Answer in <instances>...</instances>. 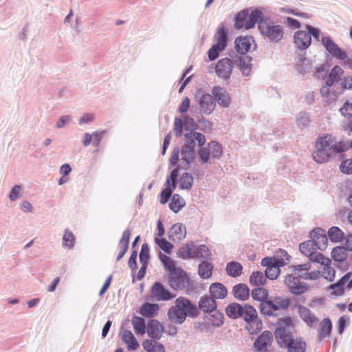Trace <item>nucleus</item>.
Masks as SVG:
<instances>
[{
    "label": "nucleus",
    "mask_w": 352,
    "mask_h": 352,
    "mask_svg": "<svg viewBox=\"0 0 352 352\" xmlns=\"http://www.w3.org/2000/svg\"><path fill=\"white\" fill-rule=\"evenodd\" d=\"M122 339L123 342L126 344L129 350H135L138 346L139 344L131 331L125 330L122 334Z\"/></svg>",
    "instance_id": "obj_33"
},
{
    "label": "nucleus",
    "mask_w": 352,
    "mask_h": 352,
    "mask_svg": "<svg viewBox=\"0 0 352 352\" xmlns=\"http://www.w3.org/2000/svg\"><path fill=\"white\" fill-rule=\"evenodd\" d=\"M185 137L186 144L181 151V160L182 161L184 166H188L195 157L194 149L195 143L193 141V138L191 137V134H186Z\"/></svg>",
    "instance_id": "obj_8"
},
{
    "label": "nucleus",
    "mask_w": 352,
    "mask_h": 352,
    "mask_svg": "<svg viewBox=\"0 0 352 352\" xmlns=\"http://www.w3.org/2000/svg\"><path fill=\"white\" fill-rule=\"evenodd\" d=\"M163 333V327L156 320H151L147 326L148 336L153 339H160Z\"/></svg>",
    "instance_id": "obj_25"
},
{
    "label": "nucleus",
    "mask_w": 352,
    "mask_h": 352,
    "mask_svg": "<svg viewBox=\"0 0 352 352\" xmlns=\"http://www.w3.org/2000/svg\"><path fill=\"white\" fill-rule=\"evenodd\" d=\"M210 293L214 298L223 299L227 296L228 291L223 284L214 283L210 287Z\"/></svg>",
    "instance_id": "obj_29"
},
{
    "label": "nucleus",
    "mask_w": 352,
    "mask_h": 352,
    "mask_svg": "<svg viewBox=\"0 0 352 352\" xmlns=\"http://www.w3.org/2000/svg\"><path fill=\"white\" fill-rule=\"evenodd\" d=\"M159 258L162 263L165 270L168 271L169 274H171V272H175L179 269L176 267V263L167 255L160 253Z\"/></svg>",
    "instance_id": "obj_42"
},
{
    "label": "nucleus",
    "mask_w": 352,
    "mask_h": 352,
    "mask_svg": "<svg viewBox=\"0 0 352 352\" xmlns=\"http://www.w3.org/2000/svg\"><path fill=\"white\" fill-rule=\"evenodd\" d=\"M190 279L187 274L182 269L169 274L168 283L175 289H182L188 287Z\"/></svg>",
    "instance_id": "obj_7"
},
{
    "label": "nucleus",
    "mask_w": 352,
    "mask_h": 352,
    "mask_svg": "<svg viewBox=\"0 0 352 352\" xmlns=\"http://www.w3.org/2000/svg\"><path fill=\"white\" fill-rule=\"evenodd\" d=\"M212 94L214 101L223 107H228L230 104V96L228 93L220 87H214L212 89Z\"/></svg>",
    "instance_id": "obj_23"
},
{
    "label": "nucleus",
    "mask_w": 352,
    "mask_h": 352,
    "mask_svg": "<svg viewBox=\"0 0 352 352\" xmlns=\"http://www.w3.org/2000/svg\"><path fill=\"white\" fill-rule=\"evenodd\" d=\"M294 43L299 50H303L308 48L311 43L310 34L304 30L296 32L294 36Z\"/></svg>",
    "instance_id": "obj_16"
},
{
    "label": "nucleus",
    "mask_w": 352,
    "mask_h": 352,
    "mask_svg": "<svg viewBox=\"0 0 352 352\" xmlns=\"http://www.w3.org/2000/svg\"><path fill=\"white\" fill-rule=\"evenodd\" d=\"M211 256V252L209 248L205 245L195 246V258L209 259Z\"/></svg>",
    "instance_id": "obj_48"
},
{
    "label": "nucleus",
    "mask_w": 352,
    "mask_h": 352,
    "mask_svg": "<svg viewBox=\"0 0 352 352\" xmlns=\"http://www.w3.org/2000/svg\"><path fill=\"white\" fill-rule=\"evenodd\" d=\"M200 110L205 114H210L216 107V102L212 95L206 94L202 95L199 100Z\"/></svg>",
    "instance_id": "obj_18"
},
{
    "label": "nucleus",
    "mask_w": 352,
    "mask_h": 352,
    "mask_svg": "<svg viewBox=\"0 0 352 352\" xmlns=\"http://www.w3.org/2000/svg\"><path fill=\"white\" fill-rule=\"evenodd\" d=\"M344 74V70L338 65L334 66L327 79L326 84L332 86L335 82L340 80V76Z\"/></svg>",
    "instance_id": "obj_38"
},
{
    "label": "nucleus",
    "mask_w": 352,
    "mask_h": 352,
    "mask_svg": "<svg viewBox=\"0 0 352 352\" xmlns=\"http://www.w3.org/2000/svg\"><path fill=\"white\" fill-rule=\"evenodd\" d=\"M261 264L267 267L265 272L266 278L274 280L279 275V267L283 266L285 262L283 259L280 260L276 258L267 257L262 260Z\"/></svg>",
    "instance_id": "obj_6"
},
{
    "label": "nucleus",
    "mask_w": 352,
    "mask_h": 352,
    "mask_svg": "<svg viewBox=\"0 0 352 352\" xmlns=\"http://www.w3.org/2000/svg\"><path fill=\"white\" fill-rule=\"evenodd\" d=\"M192 183L193 177L188 173L182 174L179 180V186L181 189H190L192 186Z\"/></svg>",
    "instance_id": "obj_51"
},
{
    "label": "nucleus",
    "mask_w": 352,
    "mask_h": 352,
    "mask_svg": "<svg viewBox=\"0 0 352 352\" xmlns=\"http://www.w3.org/2000/svg\"><path fill=\"white\" fill-rule=\"evenodd\" d=\"M246 60L248 62L250 61V59H249V58L248 56L240 59L239 65H240V67H241V69L243 74L245 76H248L250 73L251 67L249 65V64H245Z\"/></svg>",
    "instance_id": "obj_60"
},
{
    "label": "nucleus",
    "mask_w": 352,
    "mask_h": 352,
    "mask_svg": "<svg viewBox=\"0 0 352 352\" xmlns=\"http://www.w3.org/2000/svg\"><path fill=\"white\" fill-rule=\"evenodd\" d=\"M335 270L330 265H327L324 267V271L322 274H321V276L325 279L332 281L335 278Z\"/></svg>",
    "instance_id": "obj_59"
},
{
    "label": "nucleus",
    "mask_w": 352,
    "mask_h": 352,
    "mask_svg": "<svg viewBox=\"0 0 352 352\" xmlns=\"http://www.w3.org/2000/svg\"><path fill=\"white\" fill-rule=\"evenodd\" d=\"M248 307H253V306L248 304L241 305L239 303L234 302L228 305L226 309V312L227 316L230 318L236 319L242 318L244 319Z\"/></svg>",
    "instance_id": "obj_12"
},
{
    "label": "nucleus",
    "mask_w": 352,
    "mask_h": 352,
    "mask_svg": "<svg viewBox=\"0 0 352 352\" xmlns=\"http://www.w3.org/2000/svg\"><path fill=\"white\" fill-rule=\"evenodd\" d=\"M332 329V324L329 318L323 319L319 326L318 333L320 339L329 336Z\"/></svg>",
    "instance_id": "obj_41"
},
{
    "label": "nucleus",
    "mask_w": 352,
    "mask_h": 352,
    "mask_svg": "<svg viewBox=\"0 0 352 352\" xmlns=\"http://www.w3.org/2000/svg\"><path fill=\"white\" fill-rule=\"evenodd\" d=\"M199 306L204 312H212L217 307L216 302L208 296L202 297L199 300Z\"/></svg>",
    "instance_id": "obj_35"
},
{
    "label": "nucleus",
    "mask_w": 352,
    "mask_h": 352,
    "mask_svg": "<svg viewBox=\"0 0 352 352\" xmlns=\"http://www.w3.org/2000/svg\"><path fill=\"white\" fill-rule=\"evenodd\" d=\"M263 18V12L256 9L253 10L250 14H248L245 22V29L248 30L254 27L256 23L262 21Z\"/></svg>",
    "instance_id": "obj_30"
},
{
    "label": "nucleus",
    "mask_w": 352,
    "mask_h": 352,
    "mask_svg": "<svg viewBox=\"0 0 352 352\" xmlns=\"http://www.w3.org/2000/svg\"><path fill=\"white\" fill-rule=\"evenodd\" d=\"M299 249L302 254L310 258L313 256L315 251L317 250L314 242L311 241V240H308L300 243Z\"/></svg>",
    "instance_id": "obj_40"
},
{
    "label": "nucleus",
    "mask_w": 352,
    "mask_h": 352,
    "mask_svg": "<svg viewBox=\"0 0 352 352\" xmlns=\"http://www.w3.org/2000/svg\"><path fill=\"white\" fill-rule=\"evenodd\" d=\"M208 149L210 151V155L214 157L220 156L222 153L221 144L215 142H210L208 144Z\"/></svg>",
    "instance_id": "obj_57"
},
{
    "label": "nucleus",
    "mask_w": 352,
    "mask_h": 352,
    "mask_svg": "<svg viewBox=\"0 0 352 352\" xmlns=\"http://www.w3.org/2000/svg\"><path fill=\"white\" fill-rule=\"evenodd\" d=\"M331 256L336 261H344L347 257L346 249L340 246L334 248L331 251Z\"/></svg>",
    "instance_id": "obj_50"
},
{
    "label": "nucleus",
    "mask_w": 352,
    "mask_h": 352,
    "mask_svg": "<svg viewBox=\"0 0 352 352\" xmlns=\"http://www.w3.org/2000/svg\"><path fill=\"white\" fill-rule=\"evenodd\" d=\"M272 340V333L269 331H265L255 340L254 347L258 352H264L267 346L271 344Z\"/></svg>",
    "instance_id": "obj_19"
},
{
    "label": "nucleus",
    "mask_w": 352,
    "mask_h": 352,
    "mask_svg": "<svg viewBox=\"0 0 352 352\" xmlns=\"http://www.w3.org/2000/svg\"><path fill=\"white\" fill-rule=\"evenodd\" d=\"M259 29L262 34L267 37L271 41L278 42L283 37L284 30L280 25L262 23L259 25Z\"/></svg>",
    "instance_id": "obj_5"
},
{
    "label": "nucleus",
    "mask_w": 352,
    "mask_h": 352,
    "mask_svg": "<svg viewBox=\"0 0 352 352\" xmlns=\"http://www.w3.org/2000/svg\"><path fill=\"white\" fill-rule=\"evenodd\" d=\"M151 293L157 300H169L175 297L170 292L165 289L160 283H155L152 288Z\"/></svg>",
    "instance_id": "obj_22"
},
{
    "label": "nucleus",
    "mask_w": 352,
    "mask_h": 352,
    "mask_svg": "<svg viewBox=\"0 0 352 352\" xmlns=\"http://www.w3.org/2000/svg\"><path fill=\"white\" fill-rule=\"evenodd\" d=\"M298 313L300 318L308 327H313L318 324V319L307 307L299 305L298 308Z\"/></svg>",
    "instance_id": "obj_21"
},
{
    "label": "nucleus",
    "mask_w": 352,
    "mask_h": 352,
    "mask_svg": "<svg viewBox=\"0 0 352 352\" xmlns=\"http://www.w3.org/2000/svg\"><path fill=\"white\" fill-rule=\"evenodd\" d=\"M177 176L178 169L175 168L171 171L169 177H168L165 183L166 187L161 192L160 201L162 204H166L170 198L173 190L175 188Z\"/></svg>",
    "instance_id": "obj_11"
},
{
    "label": "nucleus",
    "mask_w": 352,
    "mask_h": 352,
    "mask_svg": "<svg viewBox=\"0 0 352 352\" xmlns=\"http://www.w3.org/2000/svg\"><path fill=\"white\" fill-rule=\"evenodd\" d=\"M248 16V10H243L239 12L234 18V27L240 30L243 27L245 28V22Z\"/></svg>",
    "instance_id": "obj_46"
},
{
    "label": "nucleus",
    "mask_w": 352,
    "mask_h": 352,
    "mask_svg": "<svg viewBox=\"0 0 352 352\" xmlns=\"http://www.w3.org/2000/svg\"><path fill=\"white\" fill-rule=\"evenodd\" d=\"M289 300L287 298L276 296L273 299H268L264 303L260 304V312L264 316H271L280 310L287 309L289 306Z\"/></svg>",
    "instance_id": "obj_2"
},
{
    "label": "nucleus",
    "mask_w": 352,
    "mask_h": 352,
    "mask_svg": "<svg viewBox=\"0 0 352 352\" xmlns=\"http://www.w3.org/2000/svg\"><path fill=\"white\" fill-rule=\"evenodd\" d=\"M210 156V152L208 148H201L199 151V160L201 163H206Z\"/></svg>",
    "instance_id": "obj_63"
},
{
    "label": "nucleus",
    "mask_w": 352,
    "mask_h": 352,
    "mask_svg": "<svg viewBox=\"0 0 352 352\" xmlns=\"http://www.w3.org/2000/svg\"><path fill=\"white\" fill-rule=\"evenodd\" d=\"M210 313V314L208 320L212 326L220 327L223 324L224 316L222 313L217 311L216 309L214 311H212V312Z\"/></svg>",
    "instance_id": "obj_49"
},
{
    "label": "nucleus",
    "mask_w": 352,
    "mask_h": 352,
    "mask_svg": "<svg viewBox=\"0 0 352 352\" xmlns=\"http://www.w3.org/2000/svg\"><path fill=\"white\" fill-rule=\"evenodd\" d=\"M233 295L235 298L240 300H245L250 296V289L244 284H238L233 287Z\"/></svg>",
    "instance_id": "obj_31"
},
{
    "label": "nucleus",
    "mask_w": 352,
    "mask_h": 352,
    "mask_svg": "<svg viewBox=\"0 0 352 352\" xmlns=\"http://www.w3.org/2000/svg\"><path fill=\"white\" fill-rule=\"evenodd\" d=\"M185 206V201L177 194H175L169 204V208L174 212H178Z\"/></svg>",
    "instance_id": "obj_44"
},
{
    "label": "nucleus",
    "mask_w": 352,
    "mask_h": 352,
    "mask_svg": "<svg viewBox=\"0 0 352 352\" xmlns=\"http://www.w3.org/2000/svg\"><path fill=\"white\" fill-rule=\"evenodd\" d=\"M149 258V247L147 243H144L142 245L141 251L140 253V262L141 263L148 264Z\"/></svg>",
    "instance_id": "obj_58"
},
{
    "label": "nucleus",
    "mask_w": 352,
    "mask_h": 352,
    "mask_svg": "<svg viewBox=\"0 0 352 352\" xmlns=\"http://www.w3.org/2000/svg\"><path fill=\"white\" fill-rule=\"evenodd\" d=\"M330 240L333 242H340L344 238L343 232L338 227H332L328 231Z\"/></svg>",
    "instance_id": "obj_52"
},
{
    "label": "nucleus",
    "mask_w": 352,
    "mask_h": 352,
    "mask_svg": "<svg viewBox=\"0 0 352 352\" xmlns=\"http://www.w3.org/2000/svg\"><path fill=\"white\" fill-rule=\"evenodd\" d=\"M195 245L193 243L184 244L178 250L177 255L183 259L195 258Z\"/></svg>",
    "instance_id": "obj_28"
},
{
    "label": "nucleus",
    "mask_w": 352,
    "mask_h": 352,
    "mask_svg": "<svg viewBox=\"0 0 352 352\" xmlns=\"http://www.w3.org/2000/svg\"><path fill=\"white\" fill-rule=\"evenodd\" d=\"M212 269L213 266L211 263L207 261H203L199 265L198 274L202 278L206 279L212 276Z\"/></svg>",
    "instance_id": "obj_43"
},
{
    "label": "nucleus",
    "mask_w": 352,
    "mask_h": 352,
    "mask_svg": "<svg viewBox=\"0 0 352 352\" xmlns=\"http://www.w3.org/2000/svg\"><path fill=\"white\" fill-rule=\"evenodd\" d=\"M285 283L288 287L289 291L296 295H300L308 291V287L306 283L300 281V277L294 274L287 275Z\"/></svg>",
    "instance_id": "obj_9"
},
{
    "label": "nucleus",
    "mask_w": 352,
    "mask_h": 352,
    "mask_svg": "<svg viewBox=\"0 0 352 352\" xmlns=\"http://www.w3.org/2000/svg\"><path fill=\"white\" fill-rule=\"evenodd\" d=\"M316 143L332 153L344 152L348 148V145L345 142L343 141L336 142V138L329 134L320 137Z\"/></svg>",
    "instance_id": "obj_3"
},
{
    "label": "nucleus",
    "mask_w": 352,
    "mask_h": 352,
    "mask_svg": "<svg viewBox=\"0 0 352 352\" xmlns=\"http://www.w3.org/2000/svg\"><path fill=\"white\" fill-rule=\"evenodd\" d=\"M351 273L349 272L346 274L338 283L332 284L329 286V289H332V294L335 296H342L344 293V285L349 281L351 278Z\"/></svg>",
    "instance_id": "obj_26"
},
{
    "label": "nucleus",
    "mask_w": 352,
    "mask_h": 352,
    "mask_svg": "<svg viewBox=\"0 0 352 352\" xmlns=\"http://www.w3.org/2000/svg\"><path fill=\"white\" fill-rule=\"evenodd\" d=\"M340 170L346 174H352V160L344 161L340 166Z\"/></svg>",
    "instance_id": "obj_61"
},
{
    "label": "nucleus",
    "mask_w": 352,
    "mask_h": 352,
    "mask_svg": "<svg viewBox=\"0 0 352 352\" xmlns=\"http://www.w3.org/2000/svg\"><path fill=\"white\" fill-rule=\"evenodd\" d=\"M266 278L263 272H254L250 276V283L253 286H260L265 283Z\"/></svg>",
    "instance_id": "obj_45"
},
{
    "label": "nucleus",
    "mask_w": 352,
    "mask_h": 352,
    "mask_svg": "<svg viewBox=\"0 0 352 352\" xmlns=\"http://www.w3.org/2000/svg\"><path fill=\"white\" fill-rule=\"evenodd\" d=\"M226 270L228 274L232 277H238L242 274V265L236 261H232L227 264Z\"/></svg>",
    "instance_id": "obj_39"
},
{
    "label": "nucleus",
    "mask_w": 352,
    "mask_h": 352,
    "mask_svg": "<svg viewBox=\"0 0 352 352\" xmlns=\"http://www.w3.org/2000/svg\"><path fill=\"white\" fill-rule=\"evenodd\" d=\"M342 115L349 118L352 117V102H346L342 108L340 109Z\"/></svg>",
    "instance_id": "obj_62"
},
{
    "label": "nucleus",
    "mask_w": 352,
    "mask_h": 352,
    "mask_svg": "<svg viewBox=\"0 0 352 352\" xmlns=\"http://www.w3.org/2000/svg\"><path fill=\"white\" fill-rule=\"evenodd\" d=\"M197 308L189 300L179 297L175 300V305L168 311V318L170 323L182 324L186 320L188 314L195 316Z\"/></svg>",
    "instance_id": "obj_1"
},
{
    "label": "nucleus",
    "mask_w": 352,
    "mask_h": 352,
    "mask_svg": "<svg viewBox=\"0 0 352 352\" xmlns=\"http://www.w3.org/2000/svg\"><path fill=\"white\" fill-rule=\"evenodd\" d=\"M282 341L287 344L288 352H305L306 343L301 338H294L292 335Z\"/></svg>",
    "instance_id": "obj_20"
},
{
    "label": "nucleus",
    "mask_w": 352,
    "mask_h": 352,
    "mask_svg": "<svg viewBox=\"0 0 352 352\" xmlns=\"http://www.w3.org/2000/svg\"><path fill=\"white\" fill-rule=\"evenodd\" d=\"M134 331L136 333L144 335L145 333V320L140 317H135L132 320Z\"/></svg>",
    "instance_id": "obj_54"
},
{
    "label": "nucleus",
    "mask_w": 352,
    "mask_h": 352,
    "mask_svg": "<svg viewBox=\"0 0 352 352\" xmlns=\"http://www.w3.org/2000/svg\"><path fill=\"white\" fill-rule=\"evenodd\" d=\"M251 295L252 298L260 302V304L264 303L269 299V292L263 287H257L252 289Z\"/></svg>",
    "instance_id": "obj_36"
},
{
    "label": "nucleus",
    "mask_w": 352,
    "mask_h": 352,
    "mask_svg": "<svg viewBox=\"0 0 352 352\" xmlns=\"http://www.w3.org/2000/svg\"><path fill=\"white\" fill-rule=\"evenodd\" d=\"M158 309V305L146 302L141 306L140 314L144 317L151 318Z\"/></svg>",
    "instance_id": "obj_37"
},
{
    "label": "nucleus",
    "mask_w": 352,
    "mask_h": 352,
    "mask_svg": "<svg viewBox=\"0 0 352 352\" xmlns=\"http://www.w3.org/2000/svg\"><path fill=\"white\" fill-rule=\"evenodd\" d=\"M155 242L158 247L166 254H170L173 249V245L165 238H155Z\"/></svg>",
    "instance_id": "obj_53"
},
{
    "label": "nucleus",
    "mask_w": 352,
    "mask_h": 352,
    "mask_svg": "<svg viewBox=\"0 0 352 352\" xmlns=\"http://www.w3.org/2000/svg\"><path fill=\"white\" fill-rule=\"evenodd\" d=\"M310 67V62L307 58H301L298 64V69L300 72L305 73L307 69Z\"/></svg>",
    "instance_id": "obj_64"
},
{
    "label": "nucleus",
    "mask_w": 352,
    "mask_h": 352,
    "mask_svg": "<svg viewBox=\"0 0 352 352\" xmlns=\"http://www.w3.org/2000/svg\"><path fill=\"white\" fill-rule=\"evenodd\" d=\"M233 67L232 61L228 58H221L219 60L215 67V72L219 76L224 78L229 77Z\"/></svg>",
    "instance_id": "obj_17"
},
{
    "label": "nucleus",
    "mask_w": 352,
    "mask_h": 352,
    "mask_svg": "<svg viewBox=\"0 0 352 352\" xmlns=\"http://www.w3.org/2000/svg\"><path fill=\"white\" fill-rule=\"evenodd\" d=\"M316 150L312 153L313 159L318 163H324L327 162L332 154V152L324 148L322 146L317 145Z\"/></svg>",
    "instance_id": "obj_27"
},
{
    "label": "nucleus",
    "mask_w": 352,
    "mask_h": 352,
    "mask_svg": "<svg viewBox=\"0 0 352 352\" xmlns=\"http://www.w3.org/2000/svg\"><path fill=\"white\" fill-rule=\"evenodd\" d=\"M322 42L325 49L332 54L333 56L339 60H345L347 58L346 52L334 43L329 37H323Z\"/></svg>",
    "instance_id": "obj_13"
},
{
    "label": "nucleus",
    "mask_w": 352,
    "mask_h": 352,
    "mask_svg": "<svg viewBox=\"0 0 352 352\" xmlns=\"http://www.w3.org/2000/svg\"><path fill=\"white\" fill-rule=\"evenodd\" d=\"M255 44L252 36H239L235 40L236 50L241 54L248 52L252 48H254Z\"/></svg>",
    "instance_id": "obj_15"
},
{
    "label": "nucleus",
    "mask_w": 352,
    "mask_h": 352,
    "mask_svg": "<svg viewBox=\"0 0 352 352\" xmlns=\"http://www.w3.org/2000/svg\"><path fill=\"white\" fill-rule=\"evenodd\" d=\"M278 327L275 330V336L280 340L289 337L292 335L290 331L293 329V322L291 317L287 316L279 318L278 321Z\"/></svg>",
    "instance_id": "obj_10"
},
{
    "label": "nucleus",
    "mask_w": 352,
    "mask_h": 352,
    "mask_svg": "<svg viewBox=\"0 0 352 352\" xmlns=\"http://www.w3.org/2000/svg\"><path fill=\"white\" fill-rule=\"evenodd\" d=\"M248 16V10H243L239 12L234 18V27L240 30L243 27L245 28V22Z\"/></svg>",
    "instance_id": "obj_47"
},
{
    "label": "nucleus",
    "mask_w": 352,
    "mask_h": 352,
    "mask_svg": "<svg viewBox=\"0 0 352 352\" xmlns=\"http://www.w3.org/2000/svg\"><path fill=\"white\" fill-rule=\"evenodd\" d=\"M245 322V329L250 334H256L262 329V321L258 318L256 309L248 307L243 319Z\"/></svg>",
    "instance_id": "obj_4"
},
{
    "label": "nucleus",
    "mask_w": 352,
    "mask_h": 352,
    "mask_svg": "<svg viewBox=\"0 0 352 352\" xmlns=\"http://www.w3.org/2000/svg\"><path fill=\"white\" fill-rule=\"evenodd\" d=\"M310 260L318 263L322 265L327 266L331 265V260L327 257L324 256L321 253L314 254L313 256L310 258Z\"/></svg>",
    "instance_id": "obj_56"
},
{
    "label": "nucleus",
    "mask_w": 352,
    "mask_h": 352,
    "mask_svg": "<svg viewBox=\"0 0 352 352\" xmlns=\"http://www.w3.org/2000/svg\"><path fill=\"white\" fill-rule=\"evenodd\" d=\"M75 243V236L68 229L65 230L63 236V245L68 248H72Z\"/></svg>",
    "instance_id": "obj_55"
},
{
    "label": "nucleus",
    "mask_w": 352,
    "mask_h": 352,
    "mask_svg": "<svg viewBox=\"0 0 352 352\" xmlns=\"http://www.w3.org/2000/svg\"><path fill=\"white\" fill-rule=\"evenodd\" d=\"M217 41L215 45L218 46L220 50H224L227 45L228 34L223 25H219L214 35Z\"/></svg>",
    "instance_id": "obj_32"
},
{
    "label": "nucleus",
    "mask_w": 352,
    "mask_h": 352,
    "mask_svg": "<svg viewBox=\"0 0 352 352\" xmlns=\"http://www.w3.org/2000/svg\"><path fill=\"white\" fill-rule=\"evenodd\" d=\"M186 235V227L179 223L173 225L168 231V237L173 241H180Z\"/></svg>",
    "instance_id": "obj_24"
},
{
    "label": "nucleus",
    "mask_w": 352,
    "mask_h": 352,
    "mask_svg": "<svg viewBox=\"0 0 352 352\" xmlns=\"http://www.w3.org/2000/svg\"><path fill=\"white\" fill-rule=\"evenodd\" d=\"M142 346L147 352H165L164 346L153 340H145L142 342Z\"/></svg>",
    "instance_id": "obj_34"
},
{
    "label": "nucleus",
    "mask_w": 352,
    "mask_h": 352,
    "mask_svg": "<svg viewBox=\"0 0 352 352\" xmlns=\"http://www.w3.org/2000/svg\"><path fill=\"white\" fill-rule=\"evenodd\" d=\"M311 241L314 242L317 249L323 250L327 247L328 239L325 234V231L321 228H317L312 230L310 233Z\"/></svg>",
    "instance_id": "obj_14"
}]
</instances>
